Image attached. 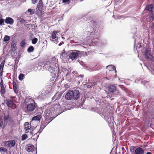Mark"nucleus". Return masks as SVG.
<instances>
[{
  "label": "nucleus",
  "instance_id": "nucleus-1",
  "mask_svg": "<svg viewBox=\"0 0 154 154\" xmlns=\"http://www.w3.org/2000/svg\"><path fill=\"white\" fill-rule=\"evenodd\" d=\"M87 37L90 42L91 45L98 46L103 48L107 44L105 40H101L98 38L99 35L98 29L96 26L93 25L90 29V30L87 32Z\"/></svg>",
  "mask_w": 154,
  "mask_h": 154
},
{
  "label": "nucleus",
  "instance_id": "nucleus-2",
  "mask_svg": "<svg viewBox=\"0 0 154 154\" xmlns=\"http://www.w3.org/2000/svg\"><path fill=\"white\" fill-rule=\"evenodd\" d=\"M58 60L55 57L49 59L48 61L44 62V64L39 65L36 63L38 69H45L48 70L50 73L55 75H57L59 72V67L58 64Z\"/></svg>",
  "mask_w": 154,
  "mask_h": 154
},
{
  "label": "nucleus",
  "instance_id": "nucleus-3",
  "mask_svg": "<svg viewBox=\"0 0 154 154\" xmlns=\"http://www.w3.org/2000/svg\"><path fill=\"white\" fill-rule=\"evenodd\" d=\"M63 105V103L60 101L57 104L49 107L45 112V118L48 119H51L52 118L53 120L57 116L63 111L64 106Z\"/></svg>",
  "mask_w": 154,
  "mask_h": 154
},
{
  "label": "nucleus",
  "instance_id": "nucleus-4",
  "mask_svg": "<svg viewBox=\"0 0 154 154\" xmlns=\"http://www.w3.org/2000/svg\"><path fill=\"white\" fill-rule=\"evenodd\" d=\"M102 112L100 115L106 121L110 126L112 127L113 125L114 120L112 112L103 109Z\"/></svg>",
  "mask_w": 154,
  "mask_h": 154
},
{
  "label": "nucleus",
  "instance_id": "nucleus-5",
  "mask_svg": "<svg viewBox=\"0 0 154 154\" xmlns=\"http://www.w3.org/2000/svg\"><path fill=\"white\" fill-rule=\"evenodd\" d=\"M108 90L109 93L115 97L120 96L121 94L115 85H111L108 87Z\"/></svg>",
  "mask_w": 154,
  "mask_h": 154
},
{
  "label": "nucleus",
  "instance_id": "nucleus-6",
  "mask_svg": "<svg viewBox=\"0 0 154 154\" xmlns=\"http://www.w3.org/2000/svg\"><path fill=\"white\" fill-rule=\"evenodd\" d=\"M80 52V51L75 50H71L66 53V55L69 57V59L73 60L77 59Z\"/></svg>",
  "mask_w": 154,
  "mask_h": 154
},
{
  "label": "nucleus",
  "instance_id": "nucleus-7",
  "mask_svg": "<svg viewBox=\"0 0 154 154\" xmlns=\"http://www.w3.org/2000/svg\"><path fill=\"white\" fill-rule=\"evenodd\" d=\"M63 73L64 75L63 76V77L62 80H63L65 79L69 82L71 81L72 79V74L70 73L69 71L66 69H64Z\"/></svg>",
  "mask_w": 154,
  "mask_h": 154
},
{
  "label": "nucleus",
  "instance_id": "nucleus-8",
  "mask_svg": "<svg viewBox=\"0 0 154 154\" xmlns=\"http://www.w3.org/2000/svg\"><path fill=\"white\" fill-rule=\"evenodd\" d=\"M33 103L29 104L26 106V112H30L33 111L36 106V104L33 100H32Z\"/></svg>",
  "mask_w": 154,
  "mask_h": 154
},
{
  "label": "nucleus",
  "instance_id": "nucleus-9",
  "mask_svg": "<svg viewBox=\"0 0 154 154\" xmlns=\"http://www.w3.org/2000/svg\"><path fill=\"white\" fill-rule=\"evenodd\" d=\"M144 56L146 59L154 62V58L152 55L150 50L148 49H146L144 51Z\"/></svg>",
  "mask_w": 154,
  "mask_h": 154
},
{
  "label": "nucleus",
  "instance_id": "nucleus-10",
  "mask_svg": "<svg viewBox=\"0 0 154 154\" xmlns=\"http://www.w3.org/2000/svg\"><path fill=\"white\" fill-rule=\"evenodd\" d=\"M72 94H73V99L75 100H77L79 97V90H72Z\"/></svg>",
  "mask_w": 154,
  "mask_h": 154
},
{
  "label": "nucleus",
  "instance_id": "nucleus-11",
  "mask_svg": "<svg viewBox=\"0 0 154 154\" xmlns=\"http://www.w3.org/2000/svg\"><path fill=\"white\" fill-rule=\"evenodd\" d=\"M154 9V6L152 4H149L147 5L145 8V10L148 12L149 14L153 13Z\"/></svg>",
  "mask_w": 154,
  "mask_h": 154
},
{
  "label": "nucleus",
  "instance_id": "nucleus-12",
  "mask_svg": "<svg viewBox=\"0 0 154 154\" xmlns=\"http://www.w3.org/2000/svg\"><path fill=\"white\" fill-rule=\"evenodd\" d=\"M88 109L91 111L97 112L100 115V113H101L100 112V111H102L103 110V109L97 107L89 108Z\"/></svg>",
  "mask_w": 154,
  "mask_h": 154
},
{
  "label": "nucleus",
  "instance_id": "nucleus-13",
  "mask_svg": "<svg viewBox=\"0 0 154 154\" xmlns=\"http://www.w3.org/2000/svg\"><path fill=\"white\" fill-rule=\"evenodd\" d=\"M42 116L40 114L37 115L32 118V121L30 122L31 124H33L34 122L39 121L42 118Z\"/></svg>",
  "mask_w": 154,
  "mask_h": 154
},
{
  "label": "nucleus",
  "instance_id": "nucleus-14",
  "mask_svg": "<svg viewBox=\"0 0 154 154\" xmlns=\"http://www.w3.org/2000/svg\"><path fill=\"white\" fill-rule=\"evenodd\" d=\"M73 94L72 91H69L65 95V98L66 100H69L73 99Z\"/></svg>",
  "mask_w": 154,
  "mask_h": 154
},
{
  "label": "nucleus",
  "instance_id": "nucleus-15",
  "mask_svg": "<svg viewBox=\"0 0 154 154\" xmlns=\"http://www.w3.org/2000/svg\"><path fill=\"white\" fill-rule=\"evenodd\" d=\"M51 119H48L45 118V120L43 122H42L41 124V125L44 126V127H45L52 120H53V119L52 118Z\"/></svg>",
  "mask_w": 154,
  "mask_h": 154
},
{
  "label": "nucleus",
  "instance_id": "nucleus-16",
  "mask_svg": "<svg viewBox=\"0 0 154 154\" xmlns=\"http://www.w3.org/2000/svg\"><path fill=\"white\" fill-rule=\"evenodd\" d=\"M62 95V93L60 92L56 93L52 98V100L53 101H56L60 99Z\"/></svg>",
  "mask_w": 154,
  "mask_h": 154
},
{
  "label": "nucleus",
  "instance_id": "nucleus-17",
  "mask_svg": "<svg viewBox=\"0 0 154 154\" xmlns=\"http://www.w3.org/2000/svg\"><path fill=\"white\" fill-rule=\"evenodd\" d=\"M5 22L6 24L12 25L14 23V20L12 18L7 17L5 19Z\"/></svg>",
  "mask_w": 154,
  "mask_h": 154
},
{
  "label": "nucleus",
  "instance_id": "nucleus-18",
  "mask_svg": "<svg viewBox=\"0 0 154 154\" xmlns=\"http://www.w3.org/2000/svg\"><path fill=\"white\" fill-rule=\"evenodd\" d=\"M32 124H29V123L28 122H26L24 124V129L26 131L25 133H28L29 132V130H30V129L31 128V125Z\"/></svg>",
  "mask_w": 154,
  "mask_h": 154
},
{
  "label": "nucleus",
  "instance_id": "nucleus-19",
  "mask_svg": "<svg viewBox=\"0 0 154 154\" xmlns=\"http://www.w3.org/2000/svg\"><path fill=\"white\" fill-rule=\"evenodd\" d=\"M5 102L8 106L9 107L12 108L14 104L13 101L9 99H7Z\"/></svg>",
  "mask_w": 154,
  "mask_h": 154
},
{
  "label": "nucleus",
  "instance_id": "nucleus-20",
  "mask_svg": "<svg viewBox=\"0 0 154 154\" xmlns=\"http://www.w3.org/2000/svg\"><path fill=\"white\" fill-rule=\"evenodd\" d=\"M26 151L29 152H32L35 149L34 146L32 144H29L27 145V147L26 148Z\"/></svg>",
  "mask_w": 154,
  "mask_h": 154
},
{
  "label": "nucleus",
  "instance_id": "nucleus-21",
  "mask_svg": "<svg viewBox=\"0 0 154 154\" xmlns=\"http://www.w3.org/2000/svg\"><path fill=\"white\" fill-rule=\"evenodd\" d=\"M135 154H144V150L142 148L138 147L134 151Z\"/></svg>",
  "mask_w": 154,
  "mask_h": 154
},
{
  "label": "nucleus",
  "instance_id": "nucleus-22",
  "mask_svg": "<svg viewBox=\"0 0 154 154\" xmlns=\"http://www.w3.org/2000/svg\"><path fill=\"white\" fill-rule=\"evenodd\" d=\"M17 42L16 40H13L11 45V48L12 51H16L17 50Z\"/></svg>",
  "mask_w": 154,
  "mask_h": 154
},
{
  "label": "nucleus",
  "instance_id": "nucleus-23",
  "mask_svg": "<svg viewBox=\"0 0 154 154\" xmlns=\"http://www.w3.org/2000/svg\"><path fill=\"white\" fill-rule=\"evenodd\" d=\"M59 32L58 31H54L51 34V38L52 39H54L57 38L56 35Z\"/></svg>",
  "mask_w": 154,
  "mask_h": 154
},
{
  "label": "nucleus",
  "instance_id": "nucleus-24",
  "mask_svg": "<svg viewBox=\"0 0 154 154\" xmlns=\"http://www.w3.org/2000/svg\"><path fill=\"white\" fill-rule=\"evenodd\" d=\"M0 92L2 96L3 97L4 95V94H5L6 92L5 87L4 86H1V90H0Z\"/></svg>",
  "mask_w": 154,
  "mask_h": 154
},
{
  "label": "nucleus",
  "instance_id": "nucleus-25",
  "mask_svg": "<svg viewBox=\"0 0 154 154\" xmlns=\"http://www.w3.org/2000/svg\"><path fill=\"white\" fill-rule=\"evenodd\" d=\"M106 68L108 69L109 71H110L115 70L116 67L112 65H110L106 66Z\"/></svg>",
  "mask_w": 154,
  "mask_h": 154
},
{
  "label": "nucleus",
  "instance_id": "nucleus-26",
  "mask_svg": "<svg viewBox=\"0 0 154 154\" xmlns=\"http://www.w3.org/2000/svg\"><path fill=\"white\" fill-rule=\"evenodd\" d=\"M66 56H67V55H66L65 50L64 49H63V51L60 54V57L61 58H63L65 59V57H66Z\"/></svg>",
  "mask_w": 154,
  "mask_h": 154
},
{
  "label": "nucleus",
  "instance_id": "nucleus-27",
  "mask_svg": "<svg viewBox=\"0 0 154 154\" xmlns=\"http://www.w3.org/2000/svg\"><path fill=\"white\" fill-rule=\"evenodd\" d=\"M10 39V37L8 35H5L3 38V42H7Z\"/></svg>",
  "mask_w": 154,
  "mask_h": 154
},
{
  "label": "nucleus",
  "instance_id": "nucleus-28",
  "mask_svg": "<svg viewBox=\"0 0 154 154\" xmlns=\"http://www.w3.org/2000/svg\"><path fill=\"white\" fill-rule=\"evenodd\" d=\"M9 119V114L8 113H5L3 119L4 121L8 120Z\"/></svg>",
  "mask_w": 154,
  "mask_h": 154
},
{
  "label": "nucleus",
  "instance_id": "nucleus-29",
  "mask_svg": "<svg viewBox=\"0 0 154 154\" xmlns=\"http://www.w3.org/2000/svg\"><path fill=\"white\" fill-rule=\"evenodd\" d=\"M16 144V142L14 140H12L9 141L8 145H11L12 147L14 146Z\"/></svg>",
  "mask_w": 154,
  "mask_h": 154
},
{
  "label": "nucleus",
  "instance_id": "nucleus-30",
  "mask_svg": "<svg viewBox=\"0 0 154 154\" xmlns=\"http://www.w3.org/2000/svg\"><path fill=\"white\" fill-rule=\"evenodd\" d=\"M34 50V48L33 46H31L28 48L27 51L28 52H32Z\"/></svg>",
  "mask_w": 154,
  "mask_h": 154
},
{
  "label": "nucleus",
  "instance_id": "nucleus-31",
  "mask_svg": "<svg viewBox=\"0 0 154 154\" xmlns=\"http://www.w3.org/2000/svg\"><path fill=\"white\" fill-rule=\"evenodd\" d=\"M27 135L26 134H24L22 135L21 136V140L23 141L25 140L28 138Z\"/></svg>",
  "mask_w": 154,
  "mask_h": 154
},
{
  "label": "nucleus",
  "instance_id": "nucleus-32",
  "mask_svg": "<svg viewBox=\"0 0 154 154\" xmlns=\"http://www.w3.org/2000/svg\"><path fill=\"white\" fill-rule=\"evenodd\" d=\"M149 19L150 20L152 21H153L154 20V15L153 13H149Z\"/></svg>",
  "mask_w": 154,
  "mask_h": 154
},
{
  "label": "nucleus",
  "instance_id": "nucleus-33",
  "mask_svg": "<svg viewBox=\"0 0 154 154\" xmlns=\"http://www.w3.org/2000/svg\"><path fill=\"white\" fill-rule=\"evenodd\" d=\"M39 134H38V133H36L35 134L32 136L34 137V138H33V140H37V139L39 137Z\"/></svg>",
  "mask_w": 154,
  "mask_h": 154
},
{
  "label": "nucleus",
  "instance_id": "nucleus-34",
  "mask_svg": "<svg viewBox=\"0 0 154 154\" xmlns=\"http://www.w3.org/2000/svg\"><path fill=\"white\" fill-rule=\"evenodd\" d=\"M24 74L20 73L19 75V79L20 80L22 81L24 79Z\"/></svg>",
  "mask_w": 154,
  "mask_h": 154
},
{
  "label": "nucleus",
  "instance_id": "nucleus-35",
  "mask_svg": "<svg viewBox=\"0 0 154 154\" xmlns=\"http://www.w3.org/2000/svg\"><path fill=\"white\" fill-rule=\"evenodd\" d=\"M26 43L25 42V41L24 40H23L22 41H21L20 44V46L22 47L23 48L24 47L25 45H26Z\"/></svg>",
  "mask_w": 154,
  "mask_h": 154
},
{
  "label": "nucleus",
  "instance_id": "nucleus-36",
  "mask_svg": "<svg viewBox=\"0 0 154 154\" xmlns=\"http://www.w3.org/2000/svg\"><path fill=\"white\" fill-rule=\"evenodd\" d=\"M38 41V39L36 38H34L32 40V42L33 44H35Z\"/></svg>",
  "mask_w": 154,
  "mask_h": 154
},
{
  "label": "nucleus",
  "instance_id": "nucleus-37",
  "mask_svg": "<svg viewBox=\"0 0 154 154\" xmlns=\"http://www.w3.org/2000/svg\"><path fill=\"white\" fill-rule=\"evenodd\" d=\"M5 20L3 19H0V25L2 26L5 25Z\"/></svg>",
  "mask_w": 154,
  "mask_h": 154
},
{
  "label": "nucleus",
  "instance_id": "nucleus-38",
  "mask_svg": "<svg viewBox=\"0 0 154 154\" xmlns=\"http://www.w3.org/2000/svg\"><path fill=\"white\" fill-rule=\"evenodd\" d=\"M7 149L3 147H0V152H7Z\"/></svg>",
  "mask_w": 154,
  "mask_h": 154
},
{
  "label": "nucleus",
  "instance_id": "nucleus-39",
  "mask_svg": "<svg viewBox=\"0 0 154 154\" xmlns=\"http://www.w3.org/2000/svg\"><path fill=\"white\" fill-rule=\"evenodd\" d=\"M45 128L44 127V126H42L41 125L40 128V129L37 132L38 134H40L43 130Z\"/></svg>",
  "mask_w": 154,
  "mask_h": 154
},
{
  "label": "nucleus",
  "instance_id": "nucleus-40",
  "mask_svg": "<svg viewBox=\"0 0 154 154\" xmlns=\"http://www.w3.org/2000/svg\"><path fill=\"white\" fill-rule=\"evenodd\" d=\"M142 80L141 79L137 78L135 79L134 82L137 83H139L140 82L141 83Z\"/></svg>",
  "mask_w": 154,
  "mask_h": 154
},
{
  "label": "nucleus",
  "instance_id": "nucleus-41",
  "mask_svg": "<svg viewBox=\"0 0 154 154\" xmlns=\"http://www.w3.org/2000/svg\"><path fill=\"white\" fill-rule=\"evenodd\" d=\"M18 20L21 24L24 23L25 22V20H24L23 19L21 18H19L18 19Z\"/></svg>",
  "mask_w": 154,
  "mask_h": 154
},
{
  "label": "nucleus",
  "instance_id": "nucleus-42",
  "mask_svg": "<svg viewBox=\"0 0 154 154\" xmlns=\"http://www.w3.org/2000/svg\"><path fill=\"white\" fill-rule=\"evenodd\" d=\"M52 89L51 87H47L46 88V89L47 91V92H48V93H51V91Z\"/></svg>",
  "mask_w": 154,
  "mask_h": 154
},
{
  "label": "nucleus",
  "instance_id": "nucleus-43",
  "mask_svg": "<svg viewBox=\"0 0 154 154\" xmlns=\"http://www.w3.org/2000/svg\"><path fill=\"white\" fill-rule=\"evenodd\" d=\"M28 11L29 12L30 14L32 15L34 13V11L32 9H29L28 10Z\"/></svg>",
  "mask_w": 154,
  "mask_h": 154
},
{
  "label": "nucleus",
  "instance_id": "nucleus-44",
  "mask_svg": "<svg viewBox=\"0 0 154 154\" xmlns=\"http://www.w3.org/2000/svg\"><path fill=\"white\" fill-rule=\"evenodd\" d=\"M33 68L35 70L38 69H36V68H38V66L36 65V63H35L33 65Z\"/></svg>",
  "mask_w": 154,
  "mask_h": 154
},
{
  "label": "nucleus",
  "instance_id": "nucleus-45",
  "mask_svg": "<svg viewBox=\"0 0 154 154\" xmlns=\"http://www.w3.org/2000/svg\"><path fill=\"white\" fill-rule=\"evenodd\" d=\"M72 74H73L75 76H78V73H77V72L76 71H73L72 72Z\"/></svg>",
  "mask_w": 154,
  "mask_h": 154
},
{
  "label": "nucleus",
  "instance_id": "nucleus-46",
  "mask_svg": "<svg viewBox=\"0 0 154 154\" xmlns=\"http://www.w3.org/2000/svg\"><path fill=\"white\" fill-rule=\"evenodd\" d=\"M62 1L63 3H69L70 2V0H63Z\"/></svg>",
  "mask_w": 154,
  "mask_h": 154
},
{
  "label": "nucleus",
  "instance_id": "nucleus-47",
  "mask_svg": "<svg viewBox=\"0 0 154 154\" xmlns=\"http://www.w3.org/2000/svg\"><path fill=\"white\" fill-rule=\"evenodd\" d=\"M12 84H13V88H14L17 87V85H16V83L15 82H13Z\"/></svg>",
  "mask_w": 154,
  "mask_h": 154
},
{
  "label": "nucleus",
  "instance_id": "nucleus-48",
  "mask_svg": "<svg viewBox=\"0 0 154 154\" xmlns=\"http://www.w3.org/2000/svg\"><path fill=\"white\" fill-rule=\"evenodd\" d=\"M148 82L145 81H141V83L143 84V85H145L146 84V83H147Z\"/></svg>",
  "mask_w": 154,
  "mask_h": 154
},
{
  "label": "nucleus",
  "instance_id": "nucleus-49",
  "mask_svg": "<svg viewBox=\"0 0 154 154\" xmlns=\"http://www.w3.org/2000/svg\"><path fill=\"white\" fill-rule=\"evenodd\" d=\"M0 84L1 86H4L3 85V80L2 79H1V82H0Z\"/></svg>",
  "mask_w": 154,
  "mask_h": 154
},
{
  "label": "nucleus",
  "instance_id": "nucleus-50",
  "mask_svg": "<svg viewBox=\"0 0 154 154\" xmlns=\"http://www.w3.org/2000/svg\"><path fill=\"white\" fill-rule=\"evenodd\" d=\"M56 38L57 39H54L55 40H53L52 41L53 42H54L55 43L57 44L58 42H57V38Z\"/></svg>",
  "mask_w": 154,
  "mask_h": 154
},
{
  "label": "nucleus",
  "instance_id": "nucleus-51",
  "mask_svg": "<svg viewBox=\"0 0 154 154\" xmlns=\"http://www.w3.org/2000/svg\"><path fill=\"white\" fill-rule=\"evenodd\" d=\"M32 1L33 4H35L37 2L38 0H32Z\"/></svg>",
  "mask_w": 154,
  "mask_h": 154
},
{
  "label": "nucleus",
  "instance_id": "nucleus-52",
  "mask_svg": "<svg viewBox=\"0 0 154 154\" xmlns=\"http://www.w3.org/2000/svg\"><path fill=\"white\" fill-rule=\"evenodd\" d=\"M4 64H3L2 63H1L0 65V69H3Z\"/></svg>",
  "mask_w": 154,
  "mask_h": 154
},
{
  "label": "nucleus",
  "instance_id": "nucleus-53",
  "mask_svg": "<svg viewBox=\"0 0 154 154\" xmlns=\"http://www.w3.org/2000/svg\"><path fill=\"white\" fill-rule=\"evenodd\" d=\"M95 100L97 102V104H98V105H100V102L101 101V100H100V101H99V100H98L97 101L96 100Z\"/></svg>",
  "mask_w": 154,
  "mask_h": 154
},
{
  "label": "nucleus",
  "instance_id": "nucleus-54",
  "mask_svg": "<svg viewBox=\"0 0 154 154\" xmlns=\"http://www.w3.org/2000/svg\"><path fill=\"white\" fill-rule=\"evenodd\" d=\"M13 89L14 90V91L15 93H17V88H13Z\"/></svg>",
  "mask_w": 154,
  "mask_h": 154
},
{
  "label": "nucleus",
  "instance_id": "nucleus-55",
  "mask_svg": "<svg viewBox=\"0 0 154 154\" xmlns=\"http://www.w3.org/2000/svg\"><path fill=\"white\" fill-rule=\"evenodd\" d=\"M29 134L30 135H32V134H33V131H31V130H30V132H29Z\"/></svg>",
  "mask_w": 154,
  "mask_h": 154
},
{
  "label": "nucleus",
  "instance_id": "nucleus-56",
  "mask_svg": "<svg viewBox=\"0 0 154 154\" xmlns=\"http://www.w3.org/2000/svg\"><path fill=\"white\" fill-rule=\"evenodd\" d=\"M5 60H4L2 61L1 63H2H2L3 64H4L5 63Z\"/></svg>",
  "mask_w": 154,
  "mask_h": 154
},
{
  "label": "nucleus",
  "instance_id": "nucleus-57",
  "mask_svg": "<svg viewBox=\"0 0 154 154\" xmlns=\"http://www.w3.org/2000/svg\"><path fill=\"white\" fill-rule=\"evenodd\" d=\"M150 72L152 74H153L154 72V69H153L150 71Z\"/></svg>",
  "mask_w": 154,
  "mask_h": 154
},
{
  "label": "nucleus",
  "instance_id": "nucleus-58",
  "mask_svg": "<svg viewBox=\"0 0 154 154\" xmlns=\"http://www.w3.org/2000/svg\"><path fill=\"white\" fill-rule=\"evenodd\" d=\"M39 3H40L41 4H42V5L43 4V3H42V0H40L39 1Z\"/></svg>",
  "mask_w": 154,
  "mask_h": 154
},
{
  "label": "nucleus",
  "instance_id": "nucleus-59",
  "mask_svg": "<svg viewBox=\"0 0 154 154\" xmlns=\"http://www.w3.org/2000/svg\"><path fill=\"white\" fill-rule=\"evenodd\" d=\"M62 45V43H61V42H60V43H59V44H58V45L59 46H60L61 45Z\"/></svg>",
  "mask_w": 154,
  "mask_h": 154
},
{
  "label": "nucleus",
  "instance_id": "nucleus-60",
  "mask_svg": "<svg viewBox=\"0 0 154 154\" xmlns=\"http://www.w3.org/2000/svg\"><path fill=\"white\" fill-rule=\"evenodd\" d=\"M79 78L80 77L81 78H82L83 77V75H79V76H78Z\"/></svg>",
  "mask_w": 154,
  "mask_h": 154
},
{
  "label": "nucleus",
  "instance_id": "nucleus-61",
  "mask_svg": "<svg viewBox=\"0 0 154 154\" xmlns=\"http://www.w3.org/2000/svg\"><path fill=\"white\" fill-rule=\"evenodd\" d=\"M146 154H152V153L150 152H147Z\"/></svg>",
  "mask_w": 154,
  "mask_h": 154
},
{
  "label": "nucleus",
  "instance_id": "nucleus-62",
  "mask_svg": "<svg viewBox=\"0 0 154 154\" xmlns=\"http://www.w3.org/2000/svg\"><path fill=\"white\" fill-rule=\"evenodd\" d=\"M3 73H0V76H2V75Z\"/></svg>",
  "mask_w": 154,
  "mask_h": 154
},
{
  "label": "nucleus",
  "instance_id": "nucleus-63",
  "mask_svg": "<svg viewBox=\"0 0 154 154\" xmlns=\"http://www.w3.org/2000/svg\"><path fill=\"white\" fill-rule=\"evenodd\" d=\"M85 85H86V86H88V88H89V87H88V86H89V85H88V83L86 84H85Z\"/></svg>",
  "mask_w": 154,
  "mask_h": 154
},
{
  "label": "nucleus",
  "instance_id": "nucleus-64",
  "mask_svg": "<svg viewBox=\"0 0 154 154\" xmlns=\"http://www.w3.org/2000/svg\"><path fill=\"white\" fill-rule=\"evenodd\" d=\"M115 70V72L116 73V69H115V70Z\"/></svg>",
  "mask_w": 154,
  "mask_h": 154
}]
</instances>
